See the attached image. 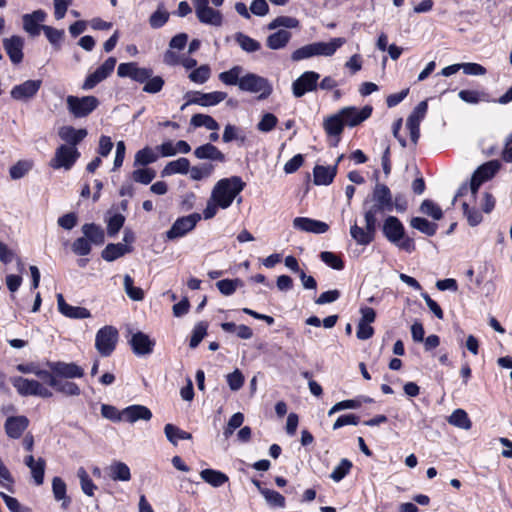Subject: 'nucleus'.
<instances>
[{
  "mask_svg": "<svg viewBox=\"0 0 512 512\" xmlns=\"http://www.w3.org/2000/svg\"><path fill=\"white\" fill-rule=\"evenodd\" d=\"M428 110L427 101H421L407 118L406 124L420 125Z\"/></svg>",
  "mask_w": 512,
  "mask_h": 512,
  "instance_id": "56",
  "label": "nucleus"
},
{
  "mask_svg": "<svg viewBox=\"0 0 512 512\" xmlns=\"http://www.w3.org/2000/svg\"><path fill=\"white\" fill-rule=\"evenodd\" d=\"M239 89L243 92L258 94L259 100L267 99L273 91L270 81L255 73H246L241 78Z\"/></svg>",
  "mask_w": 512,
  "mask_h": 512,
  "instance_id": "3",
  "label": "nucleus"
},
{
  "mask_svg": "<svg viewBox=\"0 0 512 512\" xmlns=\"http://www.w3.org/2000/svg\"><path fill=\"white\" fill-rule=\"evenodd\" d=\"M386 211H388V209H386L382 205H380L376 202H372L367 208H365V212H364L365 222H369L370 225L373 224V225L377 226V222H378L377 216L380 214H383Z\"/></svg>",
  "mask_w": 512,
  "mask_h": 512,
  "instance_id": "54",
  "label": "nucleus"
},
{
  "mask_svg": "<svg viewBox=\"0 0 512 512\" xmlns=\"http://www.w3.org/2000/svg\"><path fill=\"white\" fill-rule=\"evenodd\" d=\"M198 20L206 25L220 27L223 24V15L219 10L209 6V0H192Z\"/></svg>",
  "mask_w": 512,
  "mask_h": 512,
  "instance_id": "7",
  "label": "nucleus"
},
{
  "mask_svg": "<svg viewBox=\"0 0 512 512\" xmlns=\"http://www.w3.org/2000/svg\"><path fill=\"white\" fill-rule=\"evenodd\" d=\"M117 74L119 77H129L136 82L146 83L152 76V70L147 68H140L134 62L121 63L118 66Z\"/></svg>",
  "mask_w": 512,
  "mask_h": 512,
  "instance_id": "17",
  "label": "nucleus"
},
{
  "mask_svg": "<svg viewBox=\"0 0 512 512\" xmlns=\"http://www.w3.org/2000/svg\"><path fill=\"white\" fill-rule=\"evenodd\" d=\"M189 167L190 161L187 158L181 157L168 162L161 171V176L167 177L175 174L185 175L189 172Z\"/></svg>",
  "mask_w": 512,
  "mask_h": 512,
  "instance_id": "32",
  "label": "nucleus"
},
{
  "mask_svg": "<svg viewBox=\"0 0 512 512\" xmlns=\"http://www.w3.org/2000/svg\"><path fill=\"white\" fill-rule=\"evenodd\" d=\"M291 37V32L284 29H280L267 37L266 45L268 48L272 50L283 49L287 46V44L291 40Z\"/></svg>",
  "mask_w": 512,
  "mask_h": 512,
  "instance_id": "33",
  "label": "nucleus"
},
{
  "mask_svg": "<svg viewBox=\"0 0 512 512\" xmlns=\"http://www.w3.org/2000/svg\"><path fill=\"white\" fill-rule=\"evenodd\" d=\"M128 342L133 352H152L155 346V341L141 331L133 333Z\"/></svg>",
  "mask_w": 512,
  "mask_h": 512,
  "instance_id": "29",
  "label": "nucleus"
},
{
  "mask_svg": "<svg viewBox=\"0 0 512 512\" xmlns=\"http://www.w3.org/2000/svg\"><path fill=\"white\" fill-rule=\"evenodd\" d=\"M500 163L497 160H492L484 163L474 172L470 189L473 195H476L481 184L487 180H490L499 170Z\"/></svg>",
  "mask_w": 512,
  "mask_h": 512,
  "instance_id": "12",
  "label": "nucleus"
},
{
  "mask_svg": "<svg viewBox=\"0 0 512 512\" xmlns=\"http://www.w3.org/2000/svg\"><path fill=\"white\" fill-rule=\"evenodd\" d=\"M244 187L245 183L239 176L220 179L212 190L211 200L220 208L227 209Z\"/></svg>",
  "mask_w": 512,
  "mask_h": 512,
  "instance_id": "1",
  "label": "nucleus"
},
{
  "mask_svg": "<svg viewBox=\"0 0 512 512\" xmlns=\"http://www.w3.org/2000/svg\"><path fill=\"white\" fill-rule=\"evenodd\" d=\"M29 420L25 416H11L6 419L5 431L10 438L18 439L27 429Z\"/></svg>",
  "mask_w": 512,
  "mask_h": 512,
  "instance_id": "26",
  "label": "nucleus"
},
{
  "mask_svg": "<svg viewBox=\"0 0 512 512\" xmlns=\"http://www.w3.org/2000/svg\"><path fill=\"white\" fill-rule=\"evenodd\" d=\"M46 462L43 458H38L37 462L29 467L32 478L37 486L42 485L44 481Z\"/></svg>",
  "mask_w": 512,
  "mask_h": 512,
  "instance_id": "64",
  "label": "nucleus"
},
{
  "mask_svg": "<svg viewBox=\"0 0 512 512\" xmlns=\"http://www.w3.org/2000/svg\"><path fill=\"white\" fill-rule=\"evenodd\" d=\"M293 227L302 232L323 234L329 229L327 223L308 217H296L293 220Z\"/></svg>",
  "mask_w": 512,
  "mask_h": 512,
  "instance_id": "20",
  "label": "nucleus"
},
{
  "mask_svg": "<svg viewBox=\"0 0 512 512\" xmlns=\"http://www.w3.org/2000/svg\"><path fill=\"white\" fill-rule=\"evenodd\" d=\"M77 476L80 480L83 493L90 497L93 496L97 486L93 483L87 471L83 467H80L77 471Z\"/></svg>",
  "mask_w": 512,
  "mask_h": 512,
  "instance_id": "51",
  "label": "nucleus"
},
{
  "mask_svg": "<svg viewBox=\"0 0 512 512\" xmlns=\"http://www.w3.org/2000/svg\"><path fill=\"white\" fill-rule=\"evenodd\" d=\"M190 124L194 127H205L211 131H217L219 129L218 122L206 114H195L191 117Z\"/></svg>",
  "mask_w": 512,
  "mask_h": 512,
  "instance_id": "43",
  "label": "nucleus"
},
{
  "mask_svg": "<svg viewBox=\"0 0 512 512\" xmlns=\"http://www.w3.org/2000/svg\"><path fill=\"white\" fill-rule=\"evenodd\" d=\"M156 177L155 170L151 168L136 169L132 173V178L135 182L147 185Z\"/></svg>",
  "mask_w": 512,
  "mask_h": 512,
  "instance_id": "59",
  "label": "nucleus"
},
{
  "mask_svg": "<svg viewBox=\"0 0 512 512\" xmlns=\"http://www.w3.org/2000/svg\"><path fill=\"white\" fill-rule=\"evenodd\" d=\"M68 111L75 118L86 117L91 114L99 105V100L95 96H68L66 98Z\"/></svg>",
  "mask_w": 512,
  "mask_h": 512,
  "instance_id": "4",
  "label": "nucleus"
},
{
  "mask_svg": "<svg viewBox=\"0 0 512 512\" xmlns=\"http://www.w3.org/2000/svg\"><path fill=\"white\" fill-rule=\"evenodd\" d=\"M459 98L468 104H477L480 101H486L487 95L484 92L476 90H461L458 93Z\"/></svg>",
  "mask_w": 512,
  "mask_h": 512,
  "instance_id": "57",
  "label": "nucleus"
},
{
  "mask_svg": "<svg viewBox=\"0 0 512 512\" xmlns=\"http://www.w3.org/2000/svg\"><path fill=\"white\" fill-rule=\"evenodd\" d=\"M200 476L206 483L210 484L213 487H220L229 480L226 474L213 469L202 470L200 472Z\"/></svg>",
  "mask_w": 512,
  "mask_h": 512,
  "instance_id": "39",
  "label": "nucleus"
},
{
  "mask_svg": "<svg viewBox=\"0 0 512 512\" xmlns=\"http://www.w3.org/2000/svg\"><path fill=\"white\" fill-rule=\"evenodd\" d=\"M261 494L268 504L280 508L285 506V498L279 492L271 489H261Z\"/></svg>",
  "mask_w": 512,
  "mask_h": 512,
  "instance_id": "62",
  "label": "nucleus"
},
{
  "mask_svg": "<svg viewBox=\"0 0 512 512\" xmlns=\"http://www.w3.org/2000/svg\"><path fill=\"white\" fill-rule=\"evenodd\" d=\"M121 417L129 423H135L138 420L149 421L152 418V412L143 405H131L124 408Z\"/></svg>",
  "mask_w": 512,
  "mask_h": 512,
  "instance_id": "25",
  "label": "nucleus"
},
{
  "mask_svg": "<svg viewBox=\"0 0 512 512\" xmlns=\"http://www.w3.org/2000/svg\"><path fill=\"white\" fill-rule=\"evenodd\" d=\"M50 375L65 378L74 379L81 378L84 375V369L75 363L65 362H48Z\"/></svg>",
  "mask_w": 512,
  "mask_h": 512,
  "instance_id": "16",
  "label": "nucleus"
},
{
  "mask_svg": "<svg viewBox=\"0 0 512 512\" xmlns=\"http://www.w3.org/2000/svg\"><path fill=\"white\" fill-rule=\"evenodd\" d=\"M12 383L17 392L22 396H39L42 398H50L53 396L49 388L36 380L16 377L12 380Z\"/></svg>",
  "mask_w": 512,
  "mask_h": 512,
  "instance_id": "5",
  "label": "nucleus"
},
{
  "mask_svg": "<svg viewBox=\"0 0 512 512\" xmlns=\"http://www.w3.org/2000/svg\"><path fill=\"white\" fill-rule=\"evenodd\" d=\"M243 72V67L236 65L228 71L221 72L218 77L219 80L225 85H237L239 87V83H241V78L244 75Z\"/></svg>",
  "mask_w": 512,
  "mask_h": 512,
  "instance_id": "38",
  "label": "nucleus"
},
{
  "mask_svg": "<svg viewBox=\"0 0 512 512\" xmlns=\"http://www.w3.org/2000/svg\"><path fill=\"white\" fill-rule=\"evenodd\" d=\"M235 39H236V42L239 44V46L244 51L249 52V53L256 52L261 47L260 43L257 40H255L243 33H237L235 36Z\"/></svg>",
  "mask_w": 512,
  "mask_h": 512,
  "instance_id": "53",
  "label": "nucleus"
},
{
  "mask_svg": "<svg viewBox=\"0 0 512 512\" xmlns=\"http://www.w3.org/2000/svg\"><path fill=\"white\" fill-rule=\"evenodd\" d=\"M319 78L320 75L317 72H304L292 83L293 95L297 98H300L305 93L316 90Z\"/></svg>",
  "mask_w": 512,
  "mask_h": 512,
  "instance_id": "14",
  "label": "nucleus"
},
{
  "mask_svg": "<svg viewBox=\"0 0 512 512\" xmlns=\"http://www.w3.org/2000/svg\"><path fill=\"white\" fill-rule=\"evenodd\" d=\"M24 40L20 36H12L3 40V47L13 64H19L23 60Z\"/></svg>",
  "mask_w": 512,
  "mask_h": 512,
  "instance_id": "22",
  "label": "nucleus"
},
{
  "mask_svg": "<svg viewBox=\"0 0 512 512\" xmlns=\"http://www.w3.org/2000/svg\"><path fill=\"white\" fill-rule=\"evenodd\" d=\"M46 17V12L41 9L35 10L30 14H24L22 16L24 31L32 37L38 36L42 30V25H39V23L44 22Z\"/></svg>",
  "mask_w": 512,
  "mask_h": 512,
  "instance_id": "19",
  "label": "nucleus"
},
{
  "mask_svg": "<svg viewBox=\"0 0 512 512\" xmlns=\"http://www.w3.org/2000/svg\"><path fill=\"white\" fill-rule=\"evenodd\" d=\"M108 475L113 481H129L131 479L130 468L121 461H114L108 468Z\"/></svg>",
  "mask_w": 512,
  "mask_h": 512,
  "instance_id": "35",
  "label": "nucleus"
},
{
  "mask_svg": "<svg viewBox=\"0 0 512 512\" xmlns=\"http://www.w3.org/2000/svg\"><path fill=\"white\" fill-rule=\"evenodd\" d=\"M352 462L348 459H342L340 463L333 469L330 477L333 481H341L351 470Z\"/></svg>",
  "mask_w": 512,
  "mask_h": 512,
  "instance_id": "58",
  "label": "nucleus"
},
{
  "mask_svg": "<svg viewBox=\"0 0 512 512\" xmlns=\"http://www.w3.org/2000/svg\"><path fill=\"white\" fill-rule=\"evenodd\" d=\"M164 433L168 441L173 445H177L178 440H189L192 438L190 433L181 430L173 424H166L164 427Z\"/></svg>",
  "mask_w": 512,
  "mask_h": 512,
  "instance_id": "41",
  "label": "nucleus"
},
{
  "mask_svg": "<svg viewBox=\"0 0 512 512\" xmlns=\"http://www.w3.org/2000/svg\"><path fill=\"white\" fill-rule=\"evenodd\" d=\"M420 211L432 217L434 220H440L443 216L442 209L431 200H424L420 206Z\"/></svg>",
  "mask_w": 512,
  "mask_h": 512,
  "instance_id": "60",
  "label": "nucleus"
},
{
  "mask_svg": "<svg viewBox=\"0 0 512 512\" xmlns=\"http://www.w3.org/2000/svg\"><path fill=\"white\" fill-rule=\"evenodd\" d=\"M42 86V80H26L18 85H15L11 91L10 96L13 100L19 102H29L38 94Z\"/></svg>",
  "mask_w": 512,
  "mask_h": 512,
  "instance_id": "9",
  "label": "nucleus"
},
{
  "mask_svg": "<svg viewBox=\"0 0 512 512\" xmlns=\"http://www.w3.org/2000/svg\"><path fill=\"white\" fill-rule=\"evenodd\" d=\"M169 12L165 9L163 4H159L157 10L149 17V25L153 29L163 27L169 20Z\"/></svg>",
  "mask_w": 512,
  "mask_h": 512,
  "instance_id": "45",
  "label": "nucleus"
},
{
  "mask_svg": "<svg viewBox=\"0 0 512 512\" xmlns=\"http://www.w3.org/2000/svg\"><path fill=\"white\" fill-rule=\"evenodd\" d=\"M124 290L127 296L134 301H141L144 298V292L141 288L133 285V279L130 275L126 274L123 279Z\"/></svg>",
  "mask_w": 512,
  "mask_h": 512,
  "instance_id": "52",
  "label": "nucleus"
},
{
  "mask_svg": "<svg viewBox=\"0 0 512 512\" xmlns=\"http://www.w3.org/2000/svg\"><path fill=\"white\" fill-rule=\"evenodd\" d=\"M82 232L84 237H86L91 243L96 245L104 243L105 235L100 226L94 223H86L82 226Z\"/></svg>",
  "mask_w": 512,
  "mask_h": 512,
  "instance_id": "37",
  "label": "nucleus"
},
{
  "mask_svg": "<svg viewBox=\"0 0 512 512\" xmlns=\"http://www.w3.org/2000/svg\"><path fill=\"white\" fill-rule=\"evenodd\" d=\"M411 227L426 234L427 236H433L438 228L436 223L430 222L422 217H414L410 221Z\"/></svg>",
  "mask_w": 512,
  "mask_h": 512,
  "instance_id": "44",
  "label": "nucleus"
},
{
  "mask_svg": "<svg viewBox=\"0 0 512 512\" xmlns=\"http://www.w3.org/2000/svg\"><path fill=\"white\" fill-rule=\"evenodd\" d=\"M214 165L212 163H202L197 166L189 167L190 178L194 181H201L209 178L214 172Z\"/></svg>",
  "mask_w": 512,
  "mask_h": 512,
  "instance_id": "42",
  "label": "nucleus"
},
{
  "mask_svg": "<svg viewBox=\"0 0 512 512\" xmlns=\"http://www.w3.org/2000/svg\"><path fill=\"white\" fill-rule=\"evenodd\" d=\"M131 251V247L123 244V243H110L108 244L101 253V256L104 260L108 262H112L126 253Z\"/></svg>",
  "mask_w": 512,
  "mask_h": 512,
  "instance_id": "34",
  "label": "nucleus"
},
{
  "mask_svg": "<svg viewBox=\"0 0 512 512\" xmlns=\"http://www.w3.org/2000/svg\"><path fill=\"white\" fill-rule=\"evenodd\" d=\"M450 425H453L457 428L463 430H469L472 426L471 420L468 417V414L463 409H456L452 412V414L447 419Z\"/></svg>",
  "mask_w": 512,
  "mask_h": 512,
  "instance_id": "40",
  "label": "nucleus"
},
{
  "mask_svg": "<svg viewBox=\"0 0 512 512\" xmlns=\"http://www.w3.org/2000/svg\"><path fill=\"white\" fill-rule=\"evenodd\" d=\"M33 167V162L30 160H19L13 166L10 167L9 174L13 180L21 179L24 177Z\"/></svg>",
  "mask_w": 512,
  "mask_h": 512,
  "instance_id": "48",
  "label": "nucleus"
},
{
  "mask_svg": "<svg viewBox=\"0 0 512 512\" xmlns=\"http://www.w3.org/2000/svg\"><path fill=\"white\" fill-rule=\"evenodd\" d=\"M222 140L224 143H230L232 141H239L244 143L246 136L239 127L232 124H227L224 128Z\"/></svg>",
  "mask_w": 512,
  "mask_h": 512,
  "instance_id": "47",
  "label": "nucleus"
},
{
  "mask_svg": "<svg viewBox=\"0 0 512 512\" xmlns=\"http://www.w3.org/2000/svg\"><path fill=\"white\" fill-rule=\"evenodd\" d=\"M52 490L56 500H64L62 506L67 507L68 500H66V484L60 477H54L52 480Z\"/></svg>",
  "mask_w": 512,
  "mask_h": 512,
  "instance_id": "61",
  "label": "nucleus"
},
{
  "mask_svg": "<svg viewBox=\"0 0 512 512\" xmlns=\"http://www.w3.org/2000/svg\"><path fill=\"white\" fill-rule=\"evenodd\" d=\"M58 310L64 316L72 319H85L91 317V313L88 309L79 306H72L66 303L62 294L57 295Z\"/></svg>",
  "mask_w": 512,
  "mask_h": 512,
  "instance_id": "23",
  "label": "nucleus"
},
{
  "mask_svg": "<svg viewBox=\"0 0 512 512\" xmlns=\"http://www.w3.org/2000/svg\"><path fill=\"white\" fill-rule=\"evenodd\" d=\"M371 202H376L386 209L388 212L393 209V197L390 189L385 184L377 183L373 189Z\"/></svg>",
  "mask_w": 512,
  "mask_h": 512,
  "instance_id": "30",
  "label": "nucleus"
},
{
  "mask_svg": "<svg viewBox=\"0 0 512 512\" xmlns=\"http://www.w3.org/2000/svg\"><path fill=\"white\" fill-rule=\"evenodd\" d=\"M207 328L208 326L205 322H199L198 324L195 325L189 342V347L191 349H195L198 346V344L202 341V339L207 333Z\"/></svg>",
  "mask_w": 512,
  "mask_h": 512,
  "instance_id": "63",
  "label": "nucleus"
},
{
  "mask_svg": "<svg viewBox=\"0 0 512 512\" xmlns=\"http://www.w3.org/2000/svg\"><path fill=\"white\" fill-rule=\"evenodd\" d=\"M194 155L199 160H209L220 163H224L226 161L225 154L212 143H206L198 146L194 150Z\"/></svg>",
  "mask_w": 512,
  "mask_h": 512,
  "instance_id": "24",
  "label": "nucleus"
},
{
  "mask_svg": "<svg viewBox=\"0 0 512 512\" xmlns=\"http://www.w3.org/2000/svg\"><path fill=\"white\" fill-rule=\"evenodd\" d=\"M344 125L345 123L340 112L329 116L323 123V127L327 135L337 137L343 132Z\"/></svg>",
  "mask_w": 512,
  "mask_h": 512,
  "instance_id": "36",
  "label": "nucleus"
},
{
  "mask_svg": "<svg viewBox=\"0 0 512 512\" xmlns=\"http://www.w3.org/2000/svg\"><path fill=\"white\" fill-rule=\"evenodd\" d=\"M158 159V155L155 151L150 147H145L136 152L134 158V166H146L148 164L156 162Z\"/></svg>",
  "mask_w": 512,
  "mask_h": 512,
  "instance_id": "46",
  "label": "nucleus"
},
{
  "mask_svg": "<svg viewBox=\"0 0 512 512\" xmlns=\"http://www.w3.org/2000/svg\"><path fill=\"white\" fill-rule=\"evenodd\" d=\"M80 157V152L77 147L60 145L54 154V157L50 160V166L53 169H64L70 170L75 162Z\"/></svg>",
  "mask_w": 512,
  "mask_h": 512,
  "instance_id": "6",
  "label": "nucleus"
},
{
  "mask_svg": "<svg viewBox=\"0 0 512 512\" xmlns=\"http://www.w3.org/2000/svg\"><path fill=\"white\" fill-rule=\"evenodd\" d=\"M118 341V330L110 325L101 328L95 338V346L98 352H112Z\"/></svg>",
  "mask_w": 512,
  "mask_h": 512,
  "instance_id": "13",
  "label": "nucleus"
},
{
  "mask_svg": "<svg viewBox=\"0 0 512 512\" xmlns=\"http://www.w3.org/2000/svg\"><path fill=\"white\" fill-rule=\"evenodd\" d=\"M42 30L50 44L53 45L56 49H59L61 46V42L64 39V30L56 29L47 25H42Z\"/></svg>",
  "mask_w": 512,
  "mask_h": 512,
  "instance_id": "50",
  "label": "nucleus"
},
{
  "mask_svg": "<svg viewBox=\"0 0 512 512\" xmlns=\"http://www.w3.org/2000/svg\"><path fill=\"white\" fill-rule=\"evenodd\" d=\"M339 112L344 120V123L350 127H354L371 116L372 107L366 105L363 108L358 109L356 107L350 106L342 108Z\"/></svg>",
  "mask_w": 512,
  "mask_h": 512,
  "instance_id": "18",
  "label": "nucleus"
},
{
  "mask_svg": "<svg viewBox=\"0 0 512 512\" xmlns=\"http://www.w3.org/2000/svg\"><path fill=\"white\" fill-rule=\"evenodd\" d=\"M58 135L61 140L67 143V146L76 147L87 136V130L75 129L72 126H62L58 130Z\"/></svg>",
  "mask_w": 512,
  "mask_h": 512,
  "instance_id": "28",
  "label": "nucleus"
},
{
  "mask_svg": "<svg viewBox=\"0 0 512 512\" xmlns=\"http://www.w3.org/2000/svg\"><path fill=\"white\" fill-rule=\"evenodd\" d=\"M376 228L377 226L373 224L370 225L369 222H365V228L359 227L357 223L354 222L350 228V235L357 244L366 246L374 240Z\"/></svg>",
  "mask_w": 512,
  "mask_h": 512,
  "instance_id": "21",
  "label": "nucleus"
},
{
  "mask_svg": "<svg viewBox=\"0 0 512 512\" xmlns=\"http://www.w3.org/2000/svg\"><path fill=\"white\" fill-rule=\"evenodd\" d=\"M45 376L44 382L55 389L56 392L65 396H78L81 393L80 387L69 379L50 375V372L42 373Z\"/></svg>",
  "mask_w": 512,
  "mask_h": 512,
  "instance_id": "15",
  "label": "nucleus"
},
{
  "mask_svg": "<svg viewBox=\"0 0 512 512\" xmlns=\"http://www.w3.org/2000/svg\"><path fill=\"white\" fill-rule=\"evenodd\" d=\"M201 215L192 213L190 215L178 218L172 227L166 232L169 240H174L185 236L188 232L194 229L196 224L200 221Z\"/></svg>",
  "mask_w": 512,
  "mask_h": 512,
  "instance_id": "10",
  "label": "nucleus"
},
{
  "mask_svg": "<svg viewBox=\"0 0 512 512\" xmlns=\"http://www.w3.org/2000/svg\"><path fill=\"white\" fill-rule=\"evenodd\" d=\"M337 173V164L335 166L316 165L313 170L314 183L316 185H329Z\"/></svg>",
  "mask_w": 512,
  "mask_h": 512,
  "instance_id": "31",
  "label": "nucleus"
},
{
  "mask_svg": "<svg viewBox=\"0 0 512 512\" xmlns=\"http://www.w3.org/2000/svg\"><path fill=\"white\" fill-rule=\"evenodd\" d=\"M116 65V58L109 57L105 62L100 65L94 72L87 75L82 84L83 90H91L100 82L104 81L114 70Z\"/></svg>",
  "mask_w": 512,
  "mask_h": 512,
  "instance_id": "11",
  "label": "nucleus"
},
{
  "mask_svg": "<svg viewBox=\"0 0 512 512\" xmlns=\"http://www.w3.org/2000/svg\"><path fill=\"white\" fill-rule=\"evenodd\" d=\"M242 281L240 279H223L216 283L217 288L219 291L225 295L230 296L232 295L238 287L242 286Z\"/></svg>",
  "mask_w": 512,
  "mask_h": 512,
  "instance_id": "55",
  "label": "nucleus"
},
{
  "mask_svg": "<svg viewBox=\"0 0 512 512\" xmlns=\"http://www.w3.org/2000/svg\"><path fill=\"white\" fill-rule=\"evenodd\" d=\"M346 43V39L337 37L331 39L329 42H314L312 43L315 56H332L335 52Z\"/></svg>",
  "mask_w": 512,
  "mask_h": 512,
  "instance_id": "27",
  "label": "nucleus"
},
{
  "mask_svg": "<svg viewBox=\"0 0 512 512\" xmlns=\"http://www.w3.org/2000/svg\"><path fill=\"white\" fill-rule=\"evenodd\" d=\"M269 30H275L280 27L293 29L299 27V20L290 16H278L268 24Z\"/></svg>",
  "mask_w": 512,
  "mask_h": 512,
  "instance_id": "49",
  "label": "nucleus"
},
{
  "mask_svg": "<svg viewBox=\"0 0 512 512\" xmlns=\"http://www.w3.org/2000/svg\"><path fill=\"white\" fill-rule=\"evenodd\" d=\"M382 231L387 240L398 248L408 253L415 250L414 240L405 236V228L397 217L388 216L384 221Z\"/></svg>",
  "mask_w": 512,
  "mask_h": 512,
  "instance_id": "2",
  "label": "nucleus"
},
{
  "mask_svg": "<svg viewBox=\"0 0 512 512\" xmlns=\"http://www.w3.org/2000/svg\"><path fill=\"white\" fill-rule=\"evenodd\" d=\"M187 101L181 107L184 110L189 105H199L202 107L215 106L227 98V93L222 91H213L202 93L199 91L186 94Z\"/></svg>",
  "mask_w": 512,
  "mask_h": 512,
  "instance_id": "8",
  "label": "nucleus"
}]
</instances>
